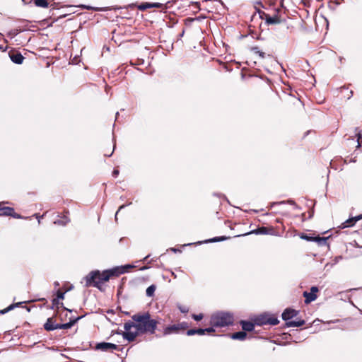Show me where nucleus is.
Here are the masks:
<instances>
[{
    "mask_svg": "<svg viewBox=\"0 0 362 362\" xmlns=\"http://www.w3.org/2000/svg\"><path fill=\"white\" fill-rule=\"evenodd\" d=\"M361 135L359 134H358V140H359V139H361Z\"/></svg>",
    "mask_w": 362,
    "mask_h": 362,
    "instance_id": "obj_49",
    "label": "nucleus"
},
{
    "mask_svg": "<svg viewBox=\"0 0 362 362\" xmlns=\"http://www.w3.org/2000/svg\"><path fill=\"white\" fill-rule=\"evenodd\" d=\"M196 334V329H190L187 331V334L188 336L194 335Z\"/></svg>",
    "mask_w": 362,
    "mask_h": 362,
    "instance_id": "obj_33",
    "label": "nucleus"
},
{
    "mask_svg": "<svg viewBox=\"0 0 362 362\" xmlns=\"http://www.w3.org/2000/svg\"><path fill=\"white\" fill-rule=\"evenodd\" d=\"M251 49L254 53L259 54V56L261 58H262V59L265 58V56H266L265 52L260 51L258 47H252Z\"/></svg>",
    "mask_w": 362,
    "mask_h": 362,
    "instance_id": "obj_26",
    "label": "nucleus"
},
{
    "mask_svg": "<svg viewBox=\"0 0 362 362\" xmlns=\"http://www.w3.org/2000/svg\"><path fill=\"white\" fill-rule=\"evenodd\" d=\"M69 211L68 210H64L63 212V216H60L59 218L57 219L54 221V223L59 226H66L68 223L70 222V218L68 215Z\"/></svg>",
    "mask_w": 362,
    "mask_h": 362,
    "instance_id": "obj_14",
    "label": "nucleus"
},
{
    "mask_svg": "<svg viewBox=\"0 0 362 362\" xmlns=\"http://www.w3.org/2000/svg\"><path fill=\"white\" fill-rule=\"evenodd\" d=\"M319 289L317 286H312L310 288V291H304L303 296L305 297V303L309 304L311 302L315 300L317 298V293H318Z\"/></svg>",
    "mask_w": 362,
    "mask_h": 362,
    "instance_id": "obj_7",
    "label": "nucleus"
},
{
    "mask_svg": "<svg viewBox=\"0 0 362 362\" xmlns=\"http://www.w3.org/2000/svg\"><path fill=\"white\" fill-rule=\"evenodd\" d=\"M272 15V13H266L265 16L262 18V20H264L265 23H267V18H270Z\"/></svg>",
    "mask_w": 362,
    "mask_h": 362,
    "instance_id": "obj_37",
    "label": "nucleus"
},
{
    "mask_svg": "<svg viewBox=\"0 0 362 362\" xmlns=\"http://www.w3.org/2000/svg\"><path fill=\"white\" fill-rule=\"evenodd\" d=\"M299 236L301 239L305 240L307 241L317 242L319 245H325L328 239V237H312L305 233H300Z\"/></svg>",
    "mask_w": 362,
    "mask_h": 362,
    "instance_id": "obj_10",
    "label": "nucleus"
},
{
    "mask_svg": "<svg viewBox=\"0 0 362 362\" xmlns=\"http://www.w3.org/2000/svg\"><path fill=\"white\" fill-rule=\"evenodd\" d=\"M119 173V170L117 168H115L112 171V176L117 177Z\"/></svg>",
    "mask_w": 362,
    "mask_h": 362,
    "instance_id": "obj_39",
    "label": "nucleus"
},
{
    "mask_svg": "<svg viewBox=\"0 0 362 362\" xmlns=\"http://www.w3.org/2000/svg\"><path fill=\"white\" fill-rule=\"evenodd\" d=\"M22 303H23V302H19V303H13L11 305H10L9 306H8L6 308L0 310V313L1 314H5L7 312L13 310V308L20 306Z\"/></svg>",
    "mask_w": 362,
    "mask_h": 362,
    "instance_id": "obj_22",
    "label": "nucleus"
},
{
    "mask_svg": "<svg viewBox=\"0 0 362 362\" xmlns=\"http://www.w3.org/2000/svg\"><path fill=\"white\" fill-rule=\"evenodd\" d=\"M227 238L226 237H217V238H214L213 239H211L209 240L208 242H210V243H212V242H217V241H221V240H226Z\"/></svg>",
    "mask_w": 362,
    "mask_h": 362,
    "instance_id": "obj_30",
    "label": "nucleus"
},
{
    "mask_svg": "<svg viewBox=\"0 0 362 362\" xmlns=\"http://www.w3.org/2000/svg\"><path fill=\"white\" fill-rule=\"evenodd\" d=\"M189 327L188 323L182 322L177 324L168 325L163 329V334L169 335L171 334H178L181 331L186 330Z\"/></svg>",
    "mask_w": 362,
    "mask_h": 362,
    "instance_id": "obj_4",
    "label": "nucleus"
},
{
    "mask_svg": "<svg viewBox=\"0 0 362 362\" xmlns=\"http://www.w3.org/2000/svg\"><path fill=\"white\" fill-rule=\"evenodd\" d=\"M281 6L283 7L284 6V0H281Z\"/></svg>",
    "mask_w": 362,
    "mask_h": 362,
    "instance_id": "obj_46",
    "label": "nucleus"
},
{
    "mask_svg": "<svg viewBox=\"0 0 362 362\" xmlns=\"http://www.w3.org/2000/svg\"><path fill=\"white\" fill-rule=\"evenodd\" d=\"M4 202H0V216H11L15 218H23V217L15 212L13 207L4 206Z\"/></svg>",
    "mask_w": 362,
    "mask_h": 362,
    "instance_id": "obj_6",
    "label": "nucleus"
},
{
    "mask_svg": "<svg viewBox=\"0 0 362 362\" xmlns=\"http://www.w3.org/2000/svg\"><path fill=\"white\" fill-rule=\"evenodd\" d=\"M162 6L160 3H143L141 5L139 6V9L141 11L146 10L147 8H158Z\"/></svg>",
    "mask_w": 362,
    "mask_h": 362,
    "instance_id": "obj_19",
    "label": "nucleus"
},
{
    "mask_svg": "<svg viewBox=\"0 0 362 362\" xmlns=\"http://www.w3.org/2000/svg\"><path fill=\"white\" fill-rule=\"evenodd\" d=\"M175 2H176V0H173V1H168L165 4L160 3L162 6L158 7V8H161L162 10H166L169 8H171Z\"/></svg>",
    "mask_w": 362,
    "mask_h": 362,
    "instance_id": "obj_24",
    "label": "nucleus"
},
{
    "mask_svg": "<svg viewBox=\"0 0 362 362\" xmlns=\"http://www.w3.org/2000/svg\"><path fill=\"white\" fill-rule=\"evenodd\" d=\"M54 285H55V286H59V284L57 281H56V282H54Z\"/></svg>",
    "mask_w": 362,
    "mask_h": 362,
    "instance_id": "obj_47",
    "label": "nucleus"
},
{
    "mask_svg": "<svg viewBox=\"0 0 362 362\" xmlns=\"http://www.w3.org/2000/svg\"><path fill=\"white\" fill-rule=\"evenodd\" d=\"M96 350L102 351H113L114 350H119V346L115 344L109 342H100L95 345Z\"/></svg>",
    "mask_w": 362,
    "mask_h": 362,
    "instance_id": "obj_8",
    "label": "nucleus"
},
{
    "mask_svg": "<svg viewBox=\"0 0 362 362\" xmlns=\"http://www.w3.org/2000/svg\"><path fill=\"white\" fill-rule=\"evenodd\" d=\"M288 202L291 204H295V202L294 201H292V200H290L288 201Z\"/></svg>",
    "mask_w": 362,
    "mask_h": 362,
    "instance_id": "obj_45",
    "label": "nucleus"
},
{
    "mask_svg": "<svg viewBox=\"0 0 362 362\" xmlns=\"http://www.w3.org/2000/svg\"><path fill=\"white\" fill-rule=\"evenodd\" d=\"M134 266L127 264L122 267H115L110 269L104 270L100 272L99 270H94L89 272L85 277V286L86 287H96L101 289V286L110 279L117 278L122 274L129 272V269L134 268Z\"/></svg>",
    "mask_w": 362,
    "mask_h": 362,
    "instance_id": "obj_2",
    "label": "nucleus"
},
{
    "mask_svg": "<svg viewBox=\"0 0 362 362\" xmlns=\"http://www.w3.org/2000/svg\"><path fill=\"white\" fill-rule=\"evenodd\" d=\"M156 288V287L155 285H151L150 286H148L146 291V295L149 297L153 296Z\"/></svg>",
    "mask_w": 362,
    "mask_h": 362,
    "instance_id": "obj_25",
    "label": "nucleus"
},
{
    "mask_svg": "<svg viewBox=\"0 0 362 362\" xmlns=\"http://www.w3.org/2000/svg\"><path fill=\"white\" fill-rule=\"evenodd\" d=\"M81 317H78L74 320H70L67 323H59L58 329H67L71 328Z\"/></svg>",
    "mask_w": 362,
    "mask_h": 362,
    "instance_id": "obj_18",
    "label": "nucleus"
},
{
    "mask_svg": "<svg viewBox=\"0 0 362 362\" xmlns=\"http://www.w3.org/2000/svg\"><path fill=\"white\" fill-rule=\"evenodd\" d=\"M149 257V255H147L146 257H145L144 259H143V261L145 262L147 260V259Z\"/></svg>",
    "mask_w": 362,
    "mask_h": 362,
    "instance_id": "obj_42",
    "label": "nucleus"
},
{
    "mask_svg": "<svg viewBox=\"0 0 362 362\" xmlns=\"http://www.w3.org/2000/svg\"><path fill=\"white\" fill-rule=\"evenodd\" d=\"M233 323V316L227 313H219L213 315L210 319L212 327H225Z\"/></svg>",
    "mask_w": 362,
    "mask_h": 362,
    "instance_id": "obj_3",
    "label": "nucleus"
},
{
    "mask_svg": "<svg viewBox=\"0 0 362 362\" xmlns=\"http://www.w3.org/2000/svg\"><path fill=\"white\" fill-rule=\"evenodd\" d=\"M205 333H213L215 332V329H214V327L211 326V327L206 328L204 329Z\"/></svg>",
    "mask_w": 362,
    "mask_h": 362,
    "instance_id": "obj_36",
    "label": "nucleus"
},
{
    "mask_svg": "<svg viewBox=\"0 0 362 362\" xmlns=\"http://www.w3.org/2000/svg\"><path fill=\"white\" fill-rule=\"evenodd\" d=\"M341 90H348V88H345V87H343V88H341Z\"/></svg>",
    "mask_w": 362,
    "mask_h": 362,
    "instance_id": "obj_48",
    "label": "nucleus"
},
{
    "mask_svg": "<svg viewBox=\"0 0 362 362\" xmlns=\"http://www.w3.org/2000/svg\"><path fill=\"white\" fill-rule=\"evenodd\" d=\"M192 317L194 320H196V321H200V320H202L203 319L204 315H203V314H202V313L198 314V315H197V314H192Z\"/></svg>",
    "mask_w": 362,
    "mask_h": 362,
    "instance_id": "obj_28",
    "label": "nucleus"
},
{
    "mask_svg": "<svg viewBox=\"0 0 362 362\" xmlns=\"http://www.w3.org/2000/svg\"><path fill=\"white\" fill-rule=\"evenodd\" d=\"M240 325L242 326V329L244 330L243 332H251L254 329L256 324L255 322H251L249 321L241 320Z\"/></svg>",
    "mask_w": 362,
    "mask_h": 362,
    "instance_id": "obj_17",
    "label": "nucleus"
},
{
    "mask_svg": "<svg viewBox=\"0 0 362 362\" xmlns=\"http://www.w3.org/2000/svg\"><path fill=\"white\" fill-rule=\"evenodd\" d=\"M311 1L312 0H301V4L305 6V7H310L311 6Z\"/></svg>",
    "mask_w": 362,
    "mask_h": 362,
    "instance_id": "obj_31",
    "label": "nucleus"
},
{
    "mask_svg": "<svg viewBox=\"0 0 362 362\" xmlns=\"http://www.w3.org/2000/svg\"><path fill=\"white\" fill-rule=\"evenodd\" d=\"M272 15V13H266L265 16L262 18V20H264L265 23H267V18H270Z\"/></svg>",
    "mask_w": 362,
    "mask_h": 362,
    "instance_id": "obj_38",
    "label": "nucleus"
},
{
    "mask_svg": "<svg viewBox=\"0 0 362 362\" xmlns=\"http://www.w3.org/2000/svg\"><path fill=\"white\" fill-rule=\"evenodd\" d=\"M0 49H1V51H3V52H4V51H5V49H4V47H3L2 45H0Z\"/></svg>",
    "mask_w": 362,
    "mask_h": 362,
    "instance_id": "obj_43",
    "label": "nucleus"
},
{
    "mask_svg": "<svg viewBox=\"0 0 362 362\" xmlns=\"http://www.w3.org/2000/svg\"><path fill=\"white\" fill-rule=\"evenodd\" d=\"M279 320L274 317L269 315H263L258 316L255 319L256 325L262 326L265 325H276L279 324Z\"/></svg>",
    "mask_w": 362,
    "mask_h": 362,
    "instance_id": "obj_5",
    "label": "nucleus"
},
{
    "mask_svg": "<svg viewBox=\"0 0 362 362\" xmlns=\"http://www.w3.org/2000/svg\"><path fill=\"white\" fill-rule=\"evenodd\" d=\"M59 305H60L61 306H63V303H60V302H59V299H58L57 298H54V299L52 300V305H53V306H55V307L58 309V308H59Z\"/></svg>",
    "mask_w": 362,
    "mask_h": 362,
    "instance_id": "obj_27",
    "label": "nucleus"
},
{
    "mask_svg": "<svg viewBox=\"0 0 362 362\" xmlns=\"http://www.w3.org/2000/svg\"><path fill=\"white\" fill-rule=\"evenodd\" d=\"M256 14H254L252 17V21L255 18Z\"/></svg>",
    "mask_w": 362,
    "mask_h": 362,
    "instance_id": "obj_50",
    "label": "nucleus"
},
{
    "mask_svg": "<svg viewBox=\"0 0 362 362\" xmlns=\"http://www.w3.org/2000/svg\"><path fill=\"white\" fill-rule=\"evenodd\" d=\"M35 4L38 7L47 8L49 3L47 0H34Z\"/></svg>",
    "mask_w": 362,
    "mask_h": 362,
    "instance_id": "obj_23",
    "label": "nucleus"
},
{
    "mask_svg": "<svg viewBox=\"0 0 362 362\" xmlns=\"http://www.w3.org/2000/svg\"><path fill=\"white\" fill-rule=\"evenodd\" d=\"M247 337V334L245 332H238L231 334L230 337L233 339H238V340H244Z\"/></svg>",
    "mask_w": 362,
    "mask_h": 362,
    "instance_id": "obj_21",
    "label": "nucleus"
},
{
    "mask_svg": "<svg viewBox=\"0 0 362 362\" xmlns=\"http://www.w3.org/2000/svg\"><path fill=\"white\" fill-rule=\"evenodd\" d=\"M273 230H274L273 228H267V227L262 226V227L258 228L255 230H253L250 232L246 233L244 235H250L252 233L266 235V234H268L270 232L273 231Z\"/></svg>",
    "mask_w": 362,
    "mask_h": 362,
    "instance_id": "obj_16",
    "label": "nucleus"
},
{
    "mask_svg": "<svg viewBox=\"0 0 362 362\" xmlns=\"http://www.w3.org/2000/svg\"><path fill=\"white\" fill-rule=\"evenodd\" d=\"M148 267L144 266V267H141L140 269H141V270H145V269H148Z\"/></svg>",
    "mask_w": 362,
    "mask_h": 362,
    "instance_id": "obj_41",
    "label": "nucleus"
},
{
    "mask_svg": "<svg viewBox=\"0 0 362 362\" xmlns=\"http://www.w3.org/2000/svg\"><path fill=\"white\" fill-rule=\"evenodd\" d=\"M8 55L11 60L17 64H21L25 59L19 52L15 50L9 52Z\"/></svg>",
    "mask_w": 362,
    "mask_h": 362,
    "instance_id": "obj_12",
    "label": "nucleus"
},
{
    "mask_svg": "<svg viewBox=\"0 0 362 362\" xmlns=\"http://www.w3.org/2000/svg\"><path fill=\"white\" fill-rule=\"evenodd\" d=\"M361 219H362V214H360V215L356 216L355 217L349 218V219H347L346 221H344L341 224V228H347V227L354 226L357 221H360Z\"/></svg>",
    "mask_w": 362,
    "mask_h": 362,
    "instance_id": "obj_15",
    "label": "nucleus"
},
{
    "mask_svg": "<svg viewBox=\"0 0 362 362\" xmlns=\"http://www.w3.org/2000/svg\"><path fill=\"white\" fill-rule=\"evenodd\" d=\"M281 8H276L272 11L270 18H267V25H276L281 22Z\"/></svg>",
    "mask_w": 362,
    "mask_h": 362,
    "instance_id": "obj_9",
    "label": "nucleus"
},
{
    "mask_svg": "<svg viewBox=\"0 0 362 362\" xmlns=\"http://www.w3.org/2000/svg\"><path fill=\"white\" fill-rule=\"evenodd\" d=\"M353 94L352 90L350 91V95H348L347 98H349Z\"/></svg>",
    "mask_w": 362,
    "mask_h": 362,
    "instance_id": "obj_44",
    "label": "nucleus"
},
{
    "mask_svg": "<svg viewBox=\"0 0 362 362\" xmlns=\"http://www.w3.org/2000/svg\"><path fill=\"white\" fill-rule=\"evenodd\" d=\"M275 3H276V1H275V0H274V1H269H269H266V2H265V4H264V5H262V7H263L264 8H265V9H268V8H267V4H268V6H272V5H274V4H275Z\"/></svg>",
    "mask_w": 362,
    "mask_h": 362,
    "instance_id": "obj_32",
    "label": "nucleus"
},
{
    "mask_svg": "<svg viewBox=\"0 0 362 362\" xmlns=\"http://www.w3.org/2000/svg\"><path fill=\"white\" fill-rule=\"evenodd\" d=\"M196 334H199V335H203L205 334V330H204V329H202V328L196 329Z\"/></svg>",
    "mask_w": 362,
    "mask_h": 362,
    "instance_id": "obj_34",
    "label": "nucleus"
},
{
    "mask_svg": "<svg viewBox=\"0 0 362 362\" xmlns=\"http://www.w3.org/2000/svg\"><path fill=\"white\" fill-rule=\"evenodd\" d=\"M66 291H62L61 289H59L57 291V298L58 299H64V294Z\"/></svg>",
    "mask_w": 362,
    "mask_h": 362,
    "instance_id": "obj_29",
    "label": "nucleus"
},
{
    "mask_svg": "<svg viewBox=\"0 0 362 362\" xmlns=\"http://www.w3.org/2000/svg\"><path fill=\"white\" fill-rule=\"evenodd\" d=\"M298 311L292 308H286L282 313L281 317L284 321H289V320L297 316Z\"/></svg>",
    "mask_w": 362,
    "mask_h": 362,
    "instance_id": "obj_13",
    "label": "nucleus"
},
{
    "mask_svg": "<svg viewBox=\"0 0 362 362\" xmlns=\"http://www.w3.org/2000/svg\"><path fill=\"white\" fill-rule=\"evenodd\" d=\"M87 9H94L95 11H104L103 8H93L90 6H84Z\"/></svg>",
    "mask_w": 362,
    "mask_h": 362,
    "instance_id": "obj_40",
    "label": "nucleus"
},
{
    "mask_svg": "<svg viewBox=\"0 0 362 362\" xmlns=\"http://www.w3.org/2000/svg\"><path fill=\"white\" fill-rule=\"evenodd\" d=\"M132 321L124 324V332L123 338L129 341H134L140 334H153L156 332L159 322L152 318L148 311L139 312L132 316Z\"/></svg>",
    "mask_w": 362,
    "mask_h": 362,
    "instance_id": "obj_1",
    "label": "nucleus"
},
{
    "mask_svg": "<svg viewBox=\"0 0 362 362\" xmlns=\"http://www.w3.org/2000/svg\"><path fill=\"white\" fill-rule=\"evenodd\" d=\"M305 324L304 320H290L286 322V326L287 327H301Z\"/></svg>",
    "mask_w": 362,
    "mask_h": 362,
    "instance_id": "obj_20",
    "label": "nucleus"
},
{
    "mask_svg": "<svg viewBox=\"0 0 362 362\" xmlns=\"http://www.w3.org/2000/svg\"><path fill=\"white\" fill-rule=\"evenodd\" d=\"M58 326H59V323L57 322L56 315H54L52 317H49L47 320V321L44 324L43 327L46 331L49 332V331H52L54 329H57Z\"/></svg>",
    "mask_w": 362,
    "mask_h": 362,
    "instance_id": "obj_11",
    "label": "nucleus"
},
{
    "mask_svg": "<svg viewBox=\"0 0 362 362\" xmlns=\"http://www.w3.org/2000/svg\"><path fill=\"white\" fill-rule=\"evenodd\" d=\"M257 12H258L259 17L260 19H262L264 17V16H265V13H267V12H265L264 11H261L259 9L257 10Z\"/></svg>",
    "mask_w": 362,
    "mask_h": 362,
    "instance_id": "obj_35",
    "label": "nucleus"
}]
</instances>
